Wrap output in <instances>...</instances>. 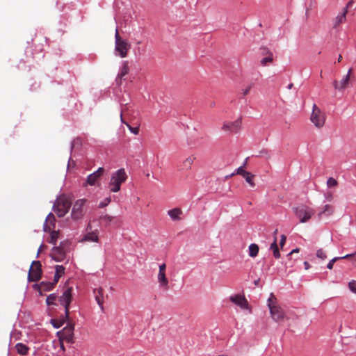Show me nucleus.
<instances>
[{
	"mask_svg": "<svg viewBox=\"0 0 356 356\" xmlns=\"http://www.w3.org/2000/svg\"><path fill=\"white\" fill-rule=\"evenodd\" d=\"M72 288H67L64 291L62 296L59 297V302L60 305L64 306L65 307V318H69V306L72 302Z\"/></svg>",
	"mask_w": 356,
	"mask_h": 356,
	"instance_id": "1a4fd4ad",
	"label": "nucleus"
},
{
	"mask_svg": "<svg viewBox=\"0 0 356 356\" xmlns=\"http://www.w3.org/2000/svg\"><path fill=\"white\" fill-rule=\"evenodd\" d=\"M270 249L273 251L275 258L278 259L280 257V253L277 244L276 238H275L273 243L270 245Z\"/></svg>",
	"mask_w": 356,
	"mask_h": 356,
	"instance_id": "c85d7f7f",
	"label": "nucleus"
},
{
	"mask_svg": "<svg viewBox=\"0 0 356 356\" xmlns=\"http://www.w3.org/2000/svg\"><path fill=\"white\" fill-rule=\"evenodd\" d=\"M166 270V265L165 264H162L159 266V272H165Z\"/></svg>",
	"mask_w": 356,
	"mask_h": 356,
	"instance_id": "a18cd8bd",
	"label": "nucleus"
},
{
	"mask_svg": "<svg viewBox=\"0 0 356 356\" xmlns=\"http://www.w3.org/2000/svg\"><path fill=\"white\" fill-rule=\"evenodd\" d=\"M338 184V182L337 181L332 178V177H330L327 181V185L328 187H334L336 186Z\"/></svg>",
	"mask_w": 356,
	"mask_h": 356,
	"instance_id": "e433bc0d",
	"label": "nucleus"
},
{
	"mask_svg": "<svg viewBox=\"0 0 356 356\" xmlns=\"http://www.w3.org/2000/svg\"><path fill=\"white\" fill-rule=\"evenodd\" d=\"M58 234L59 232L58 231H52L50 235L49 243L53 245H56L58 238Z\"/></svg>",
	"mask_w": 356,
	"mask_h": 356,
	"instance_id": "473e14b6",
	"label": "nucleus"
},
{
	"mask_svg": "<svg viewBox=\"0 0 356 356\" xmlns=\"http://www.w3.org/2000/svg\"><path fill=\"white\" fill-rule=\"evenodd\" d=\"M127 175L124 168H120L111 175L108 183L109 191L112 193H117L121 188V184L127 179Z\"/></svg>",
	"mask_w": 356,
	"mask_h": 356,
	"instance_id": "f257e3e1",
	"label": "nucleus"
},
{
	"mask_svg": "<svg viewBox=\"0 0 356 356\" xmlns=\"http://www.w3.org/2000/svg\"><path fill=\"white\" fill-rule=\"evenodd\" d=\"M56 272L55 273L62 276L65 273V268L63 266L57 265L56 266Z\"/></svg>",
	"mask_w": 356,
	"mask_h": 356,
	"instance_id": "4c0bfd02",
	"label": "nucleus"
},
{
	"mask_svg": "<svg viewBox=\"0 0 356 356\" xmlns=\"http://www.w3.org/2000/svg\"><path fill=\"white\" fill-rule=\"evenodd\" d=\"M120 118H121V121H122V122H124V120H123V118H122V112H121V113H120Z\"/></svg>",
	"mask_w": 356,
	"mask_h": 356,
	"instance_id": "13d9d810",
	"label": "nucleus"
},
{
	"mask_svg": "<svg viewBox=\"0 0 356 356\" xmlns=\"http://www.w3.org/2000/svg\"><path fill=\"white\" fill-rule=\"evenodd\" d=\"M253 86H254V84L251 83V84L248 85L245 88L243 89L242 90L243 95H247L250 92V90L253 88Z\"/></svg>",
	"mask_w": 356,
	"mask_h": 356,
	"instance_id": "a19ab883",
	"label": "nucleus"
},
{
	"mask_svg": "<svg viewBox=\"0 0 356 356\" xmlns=\"http://www.w3.org/2000/svg\"><path fill=\"white\" fill-rule=\"evenodd\" d=\"M51 257L56 261H62L65 258V252L61 247H54L51 252Z\"/></svg>",
	"mask_w": 356,
	"mask_h": 356,
	"instance_id": "dca6fc26",
	"label": "nucleus"
},
{
	"mask_svg": "<svg viewBox=\"0 0 356 356\" xmlns=\"http://www.w3.org/2000/svg\"><path fill=\"white\" fill-rule=\"evenodd\" d=\"M168 214L173 220H179L181 219L180 216L182 214V211L179 208H175L168 211Z\"/></svg>",
	"mask_w": 356,
	"mask_h": 356,
	"instance_id": "4be33fe9",
	"label": "nucleus"
},
{
	"mask_svg": "<svg viewBox=\"0 0 356 356\" xmlns=\"http://www.w3.org/2000/svg\"><path fill=\"white\" fill-rule=\"evenodd\" d=\"M299 252V249L298 248H296V249H293L289 254V255H291L293 253H296V252Z\"/></svg>",
	"mask_w": 356,
	"mask_h": 356,
	"instance_id": "603ef678",
	"label": "nucleus"
},
{
	"mask_svg": "<svg viewBox=\"0 0 356 356\" xmlns=\"http://www.w3.org/2000/svg\"><path fill=\"white\" fill-rule=\"evenodd\" d=\"M115 50L119 54L120 57L125 58L127 56L128 51L131 45L126 40H123L119 35L118 29L115 30Z\"/></svg>",
	"mask_w": 356,
	"mask_h": 356,
	"instance_id": "20e7f679",
	"label": "nucleus"
},
{
	"mask_svg": "<svg viewBox=\"0 0 356 356\" xmlns=\"http://www.w3.org/2000/svg\"><path fill=\"white\" fill-rule=\"evenodd\" d=\"M348 287L352 292L356 293V280L350 282L348 283Z\"/></svg>",
	"mask_w": 356,
	"mask_h": 356,
	"instance_id": "ea45409f",
	"label": "nucleus"
},
{
	"mask_svg": "<svg viewBox=\"0 0 356 356\" xmlns=\"http://www.w3.org/2000/svg\"><path fill=\"white\" fill-rule=\"evenodd\" d=\"M129 72V67L128 61H123L122 65L120 67V72L118 74V79H122L126 76Z\"/></svg>",
	"mask_w": 356,
	"mask_h": 356,
	"instance_id": "a878e982",
	"label": "nucleus"
},
{
	"mask_svg": "<svg viewBox=\"0 0 356 356\" xmlns=\"http://www.w3.org/2000/svg\"><path fill=\"white\" fill-rule=\"evenodd\" d=\"M286 240V236L282 234L281 236V240H280V245L281 248H282L283 246L284 245Z\"/></svg>",
	"mask_w": 356,
	"mask_h": 356,
	"instance_id": "c03bdc74",
	"label": "nucleus"
},
{
	"mask_svg": "<svg viewBox=\"0 0 356 356\" xmlns=\"http://www.w3.org/2000/svg\"><path fill=\"white\" fill-rule=\"evenodd\" d=\"M325 120L326 116L325 113L323 112L316 104H314L312 106V112L310 116L311 122L316 127L321 129L324 126Z\"/></svg>",
	"mask_w": 356,
	"mask_h": 356,
	"instance_id": "7ed1b4c3",
	"label": "nucleus"
},
{
	"mask_svg": "<svg viewBox=\"0 0 356 356\" xmlns=\"http://www.w3.org/2000/svg\"><path fill=\"white\" fill-rule=\"evenodd\" d=\"M261 54L264 56L260 63L263 66L268 65L273 62V52L267 47H261L260 48Z\"/></svg>",
	"mask_w": 356,
	"mask_h": 356,
	"instance_id": "f8f14e48",
	"label": "nucleus"
},
{
	"mask_svg": "<svg viewBox=\"0 0 356 356\" xmlns=\"http://www.w3.org/2000/svg\"><path fill=\"white\" fill-rule=\"evenodd\" d=\"M241 124L242 120L241 118H240L234 122H225L222 129L225 131L237 132L240 130Z\"/></svg>",
	"mask_w": 356,
	"mask_h": 356,
	"instance_id": "ddd939ff",
	"label": "nucleus"
},
{
	"mask_svg": "<svg viewBox=\"0 0 356 356\" xmlns=\"http://www.w3.org/2000/svg\"><path fill=\"white\" fill-rule=\"evenodd\" d=\"M74 325L73 324H69L65 327L62 330L57 332V336L59 339L64 340L67 343H74Z\"/></svg>",
	"mask_w": 356,
	"mask_h": 356,
	"instance_id": "423d86ee",
	"label": "nucleus"
},
{
	"mask_svg": "<svg viewBox=\"0 0 356 356\" xmlns=\"http://www.w3.org/2000/svg\"><path fill=\"white\" fill-rule=\"evenodd\" d=\"M80 241L81 242H85V241L98 242L99 237H98L97 233L96 232H89L86 233V234H84V236H83V238H81V240Z\"/></svg>",
	"mask_w": 356,
	"mask_h": 356,
	"instance_id": "aec40b11",
	"label": "nucleus"
},
{
	"mask_svg": "<svg viewBox=\"0 0 356 356\" xmlns=\"http://www.w3.org/2000/svg\"><path fill=\"white\" fill-rule=\"evenodd\" d=\"M68 318H66L65 316L63 317L61 320H55V319H52L51 320V323L53 325V326L55 327V328H59L60 327H61L63 323L67 320Z\"/></svg>",
	"mask_w": 356,
	"mask_h": 356,
	"instance_id": "2f4dec72",
	"label": "nucleus"
},
{
	"mask_svg": "<svg viewBox=\"0 0 356 356\" xmlns=\"http://www.w3.org/2000/svg\"><path fill=\"white\" fill-rule=\"evenodd\" d=\"M341 59H342V56L341 55H339L337 61L341 62Z\"/></svg>",
	"mask_w": 356,
	"mask_h": 356,
	"instance_id": "5fc2aeb1",
	"label": "nucleus"
},
{
	"mask_svg": "<svg viewBox=\"0 0 356 356\" xmlns=\"http://www.w3.org/2000/svg\"><path fill=\"white\" fill-rule=\"evenodd\" d=\"M95 300L97 301L98 305L99 306L102 311H104V290L102 288L99 287L97 289H95L93 291Z\"/></svg>",
	"mask_w": 356,
	"mask_h": 356,
	"instance_id": "f3484780",
	"label": "nucleus"
},
{
	"mask_svg": "<svg viewBox=\"0 0 356 356\" xmlns=\"http://www.w3.org/2000/svg\"><path fill=\"white\" fill-rule=\"evenodd\" d=\"M316 257L322 260H325L327 258L326 253L323 249H318L316 251Z\"/></svg>",
	"mask_w": 356,
	"mask_h": 356,
	"instance_id": "c9c22d12",
	"label": "nucleus"
},
{
	"mask_svg": "<svg viewBox=\"0 0 356 356\" xmlns=\"http://www.w3.org/2000/svg\"><path fill=\"white\" fill-rule=\"evenodd\" d=\"M356 254V252H354L353 254H346L345 256H343V257H334L333 259H332L329 263L327 264V268L330 270H332L333 268V266H334V264L339 261V260H341V259H348L350 257H352L353 256H355Z\"/></svg>",
	"mask_w": 356,
	"mask_h": 356,
	"instance_id": "5701e85b",
	"label": "nucleus"
},
{
	"mask_svg": "<svg viewBox=\"0 0 356 356\" xmlns=\"http://www.w3.org/2000/svg\"><path fill=\"white\" fill-rule=\"evenodd\" d=\"M57 296L55 293L50 294L47 296L46 299V302L47 305H55V300H56Z\"/></svg>",
	"mask_w": 356,
	"mask_h": 356,
	"instance_id": "f704fd0d",
	"label": "nucleus"
},
{
	"mask_svg": "<svg viewBox=\"0 0 356 356\" xmlns=\"http://www.w3.org/2000/svg\"><path fill=\"white\" fill-rule=\"evenodd\" d=\"M293 87V83H290L289 86H288V88L289 89H291Z\"/></svg>",
	"mask_w": 356,
	"mask_h": 356,
	"instance_id": "6e6d98bb",
	"label": "nucleus"
},
{
	"mask_svg": "<svg viewBox=\"0 0 356 356\" xmlns=\"http://www.w3.org/2000/svg\"><path fill=\"white\" fill-rule=\"evenodd\" d=\"M158 282L159 286L164 290H168L169 289V281L166 277L165 272H159L158 273Z\"/></svg>",
	"mask_w": 356,
	"mask_h": 356,
	"instance_id": "6ab92c4d",
	"label": "nucleus"
},
{
	"mask_svg": "<svg viewBox=\"0 0 356 356\" xmlns=\"http://www.w3.org/2000/svg\"><path fill=\"white\" fill-rule=\"evenodd\" d=\"M268 307L271 317L277 322L282 321L285 318L284 310L278 305L273 304L271 299H268Z\"/></svg>",
	"mask_w": 356,
	"mask_h": 356,
	"instance_id": "6e6552de",
	"label": "nucleus"
},
{
	"mask_svg": "<svg viewBox=\"0 0 356 356\" xmlns=\"http://www.w3.org/2000/svg\"><path fill=\"white\" fill-rule=\"evenodd\" d=\"M334 207L330 204H326L323 211L318 213V218H321L323 215L331 216L334 213Z\"/></svg>",
	"mask_w": 356,
	"mask_h": 356,
	"instance_id": "bb28decb",
	"label": "nucleus"
},
{
	"mask_svg": "<svg viewBox=\"0 0 356 356\" xmlns=\"http://www.w3.org/2000/svg\"><path fill=\"white\" fill-rule=\"evenodd\" d=\"M71 205L70 198L66 195H61L55 201L53 209L58 217H63L68 212Z\"/></svg>",
	"mask_w": 356,
	"mask_h": 356,
	"instance_id": "f03ea898",
	"label": "nucleus"
},
{
	"mask_svg": "<svg viewBox=\"0 0 356 356\" xmlns=\"http://www.w3.org/2000/svg\"><path fill=\"white\" fill-rule=\"evenodd\" d=\"M254 175H252V173L250 172H248L245 174V175L243 176V177L245 178V181L252 186V187H254L255 186V184L253 181V178H254Z\"/></svg>",
	"mask_w": 356,
	"mask_h": 356,
	"instance_id": "72a5a7b5",
	"label": "nucleus"
},
{
	"mask_svg": "<svg viewBox=\"0 0 356 356\" xmlns=\"http://www.w3.org/2000/svg\"><path fill=\"white\" fill-rule=\"evenodd\" d=\"M304 266L306 270H308L310 268V264L307 261H305Z\"/></svg>",
	"mask_w": 356,
	"mask_h": 356,
	"instance_id": "09e8293b",
	"label": "nucleus"
},
{
	"mask_svg": "<svg viewBox=\"0 0 356 356\" xmlns=\"http://www.w3.org/2000/svg\"><path fill=\"white\" fill-rule=\"evenodd\" d=\"M332 195H329L327 196V199H328V200H332Z\"/></svg>",
	"mask_w": 356,
	"mask_h": 356,
	"instance_id": "4d7b16f0",
	"label": "nucleus"
},
{
	"mask_svg": "<svg viewBox=\"0 0 356 356\" xmlns=\"http://www.w3.org/2000/svg\"><path fill=\"white\" fill-rule=\"evenodd\" d=\"M259 252V246L257 244L252 243L249 246V255L251 257H255Z\"/></svg>",
	"mask_w": 356,
	"mask_h": 356,
	"instance_id": "7c9ffc66",
	"label": "nucleus"
},
{
	"mask_svg": "<svg viewBox=\"0 0 356 356\" xmlns=\"http://www.w3.org/2000/svg\"><path fill=\"white\" fill-rule=\"evenodd\" d=\"M126 125L128 127L129 129L134 134L137 135L139 132V128L138 127H133L129 124L126 123Z\"/></svg>",
	"mask_w": 356,
	"mask_h": 356,
	"instance_id": "79ce46f5",
	"label": "nucleus"
},
{
	"mask_svg": "<svg viewBox=\"0 0 356 356\" xmlns=\"http://www.w3.org/2000/svg\"><path fill=\"white\" fill-rule=\"evenodd\" d=\"M42 266L40 261H34L32 262L29 269L28 279L31 282H38L40 280L42 275Z\"/></svg>",
	"mask_w": 356,
	"mask_h": 356,
	"instance_id": "0eeeda50",
	"label": "nucleus"
},
{
	"mask_svg": "<svg viewBox=\"0 0 356 356\" xmlns=\"http://www.w3.org/2000/svg\"><path fill=\"white\" fill-rule=\"evenodd\" d=\"M113 218L114 217L106 214L100 216L99 220L103 225H104L105 227H108L113 221Z\"/></svg>",
	"mask_w": 356,
	"mask_h": 356,
	"instance_id": "cd10ccee",
	"label": "nucleus"
},
{
	"mask_svg": "<svg viewBox=\"0 0 356 356\" xmlns=\"http://www.w3.org/2000/svg\"><path fill=\"white\" fill-rule=\"evenodd\" d=\"M352 72L353 69L350 68L348 71L346 75L343 76L340 81L334 80L332 83L334 89L339 91H343L346 88H347L350 83V76Z\"/></svg>",
	"mask_w": 356,
	"mask_h": 356,
	"instance_id": "9d476101",
	"label": "nucleus"
},
{
	"mask_svg": "<svg viewBox=\"0 0 356 356\" xmlns=\"http://www.w3.org/2000/svg\"><path fill=\"white\" fill-rule=\"evenodd\" d=\"M229 300L232 302L239 306L241 309H248L249 308L248 302L244 296H241L240 294H236V295L230 296Z\"/></svg>",
	"mask_w": 356,
	"mask_h": 356,
	"instance_id": "4468645a",
	"label": "nucleus"
},
{
	"mask_svg": "<svg viewBox=\"0 0 356 356\" xmlns=\"http://www.w3.org/2000/svg\"><path fill=\"white\" fill-rule=\"evenodd\" d=\"M60 277H61L60 275H58V274L55 273V275H54V282H53V283H54V284H56L58 282V280H59V279H60Z\"/></svg>",
	"mask_w": 356,
	"mask_h": 356,
	"instance_id": "49530a36",
	"label": "nucleus"
},
{
	"mask_svg": "<svg viewBox=\"0 0 356 356\" xmlns=\"http://www.w3.org/2000/svg\"><path fill=\"white\" fill-rule=\"evenodd\" d=\"M47 248V246L45 245L42 244L38 249V253L39 254L43 250V248Z\"/></svg>",
	"mask_w": 356,
	"mask_h": 356,
	"instance_id": "8fccbe9b",
	"label": "nucleus"
},
{
	"mask_svg": "<svg viewBox=\"0 0 356 356\" xmlns=\"http://www.w3.org/2000/svg\"><path fill=\"white\" fill-rule=\"evenodd\" d=\"M346 14H347V8H345L343 12L339 14L334 19H333V28L337 29L341 24L346 22Z\"/></svg>",
	"mask_w": 356,
	"mask_h": 356,
	"instance_id": "a211bd4d",
	"label": "nucleus"
},
{
	"mask_svg": "<svg viewBox=\"0 0 356 356\" xmlns=\"http://www.w3.org/2000/svg\"><path fill=\"white\" fill-rule=\"evenodd\" d=\"M55 220L56 219L52 213H49L46 218V222L44 225V230L45 232L51 231V227L49 224L54 226Z\"/></svg>",
	"mask_w": 356,
	"mask_h": 356,
	"instance_id": "b1692460",
	"label": "nucleus"
},
{
	"mask_svg": "<svg viewBox=\"0 0 356 356\" xmlns=\"http://www.w3.org/2000/svg\"><path fill=\"white\" fill-rule=\"evenodd\" d=\"M259 281H260V280H259V279H258V280H254V284L256 286H258V284H259Z\"/></svg>",
	"mask_w": 356,
	"mask_h": 356,
	"instance_id": "864d4df0",
	"label": "nucleus"
},
{
	"mask_svg": "<svg viewBox=\"0 0 356 356\" xmlns=\"http://www.w3.org/2000/svg\"><path fill=\"white\" fill-rule=\"evenodd\" d=\"M195 159L196 157L194 155H191L185 159L181 165V170H191Z\"/></svg>",
	"mask_w": 356,
	"mask_h": 356,
	"instance_id": "412c9836",
	"label": "nucleus"
},
{
	"mask_svg": "<svg viewBox=\"0 0 356 356\" xmlns=\"http://www.w3.org/2000/svg\"><path fill=\"white\" fill-rule=\"evenodd\" d=\"M54 285L55 284L53 282H42L40 284L39 288L40 290L48 291L52 290Z\"/></svg>",
	"mask_w": 356,
	"mask_h": 356,
	"instance_id": "c756f323",
	"label": "nucleus"
},
{
	"mask_svg": "<svg viewBox=\"0 0 356 356\" xmlns=\"http://www.w3.org/2000/svg\"><path fill=\"white\" fill-rule=\"evenodd\" d=\"M111 200V197H106L105 198L102 202H101L99 204V208H104L106 206H107L110 202Z\"/></svg>",
	"mask_w": 356,
	"mask_h": 356,
	"instance_id": "58836bf2",
	"label": "nucleus"
},
{
	"mask_svg": "<svg viewBox=\"0 0 356 356\" xmlns=\"http://www.w3.org/2000/svg\"><path fill=\"white\" fill-rule=\"evenodd\" d=\"M296 216L302 223L307 222L315 213L314 209L306 205H300L293 209Z\"/></svg>",
	"mask_w": 356,
	"mask_h": 356,
	"instance_id": "39448f33",
	"label": "nucleus"
},
{
	"mask_svg": "<svg viewBox=\"0 0 356 356\" xmlns=\"http://www.w3.org/2000/svg\"><path fill=\"white\" fill-rule=\"evenodd\" d=\"M104 172V168H99L95 172L89 175L87 177L86 182L90 186H94L96 181L102 176Z\"/></svg>",
	"mask_w": 356,
	"mask_h": 356,
	"instance_id": "2eb2a0df",
	"label": "nucleus"
},
{
	"mask_svg": "<svg viewBox=\"0 0 356 356\" xmlns=\"http://www.w3.org/2000/svg\"><path fill=\"white\" fill-rule=\"evenodd\" d=\"M59 341H60V350H61L63 352H65V348L64 344H63V341H64V340L59 339Z\"/></svg>",
	"mask_w": 356,
	"mask_h": 356,
	"instance_id": "de8ad7c7",
	"label": "nucleus"
},
{
	"mask_svg": "<svg viewBox=\"0 0 356 356\" xmlns=\"http://www.w3.org/2000/svg\"><path fill=\"white\" fill-rule=\"evenodd\" d=\"M86 202V199H80L76 201L72 210V218L74 220L81 219L83 216V206Z\"/></svg>",
	"mask_w": 356,
	"mask_h": 356,
	"instance_id": "9b49d317",
	"label": "nucleus"
},
{
	"mask_svg": "<svg viewBox=\"0 0 356 356\" xmlns=\"http://www.w3.org/2000/svg\"><path fill=\"white\" fill-rule=\"evenodd\" d=\"M15 349L19 355H27L29 354V348L22 343H17L15 345Z\"/></svg>",
	"mask_w": 356,
	"mask_h": 356,
	"instance_id": "393cba45",
	"label": "nucleus"
},
{
	"mask_svg": "<svg viewBox=\"0 0 356 356\" xmlns=\"http://www.w3.org/2000/svg\"><path fill=\"white\" fill-rule=\"evenodd\" d=\"M353 3V1H350L347 3L346 7V8H347V10L348 9V8H350V7L352 6Z\"/></svg>",
	"mask_w": 356,
	"mask_h": 356,
	"instance_id": "3c124183",
	"label": "nucleus"
},
{
	"mask_svg": "<svg viewBox=\"0 0 356 356\" xmlns=\"http://www.w3.org/2000/svg\"><path fill=\"white\" fill-rule=\"evenodd\" d=\"M248 172L245 171L244 169H243V167L241 166L239 167L237 170H236V174L238 175H242L243 177L244 175H245L246 173H248Z\"/></svg>",
	"mask_w": 356,
	"mask_h": 356,
	"instance_id": "37998d69",
	"label": "nucleus"
}]
</instances>
